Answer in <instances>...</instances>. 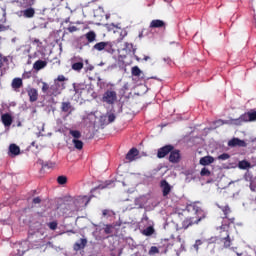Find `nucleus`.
<instances>
[{
  "instance_id": "1",
  "label": "nucleus",
  "mask_w": 256,
  "mask_h": 256,
  "mask_svg": "<svg viewBox=\"0 0 256 256\" xmlns=\"http://www.w3.org/2000/svg\"><path fill=\"white\" fill-rule=\"evenodd\" d=\"M65 81H68V79L63 75H59L57 79L54 80V84L50 86V93L54 95V97L61 95L65 89Z\"/></svg>"
},
{
  "instance_id": "2",
  "label": "nucleus",
  "mask_w": 256,
  "mask_h": 256,
  "mask_svg": "<svg viewBox=\"0 0 256 256\" xmlns=\"http://www.w3.org/2000/svg\"><path fill=\"white\" fill-rule=\"evenodd\" d=\"M253 121H256V111L247 112L245 114H242L239 118L235 119L236 126Z\"/></svg>"
},
{
  "instance_id": "3",
  "label": "nucleus",
  "mask_w": 256,
  "mask_h": 256,
  "mask_svg": "<svg viewBox=\"0 0 256 256\" xmlns=\"http://www.w3.org/2000/svg\"><path fill=\"white\" fill-rule=\"evenodd\" d=\"M117 101V92L115 90H107L102 96V102L107 105H115Z\"/></svg>"
},
{
  "instance_id": "4",
  "label": "nucleus",
  "mask_w": 256,
  "mask_h": 256,
  "mask_svg": "<svg viewBox=\"0 0 256 256\" xmlns=\"http://www.w3.org/2000/svg\"><path fill=\"white\" fill-rule=\"evenodd\" d=\"M91 201V197L88 196H77L74 199V205L75 207L79 209H84V207H87L89 205V202Z\"/></svg>"
},
{
  "instance_id": "5",
  "label": "nucleus",
  "mask_w": 256,
  "mask_h": 256,
  "mask_svg": "<svg viewBox=\"0 0 256 256\" xmlns=\"http://www.w3.org/2000/svg\"><path fill=\"white\" fill-rule=\"evenodd\" d=\"M18 17H25V19H33L35 17V8L29 6L26 9L17 12Z\"/></svg>"
},
{
  "instance_id": "6",
  "label": "nucleus",
  "mask_w": 256,
  "mask_h": 256,
  "mask_svg": "<svg viewBox=\"0 0 256 256\" xmlns=\"http://www.w3.org/2000/svg\"><path fill=\"white\" fill-rule=\"evenodd\" d=\"M72 69L73 71H81L83 69V58L74 57L72 58Z\"/></svg>"
},
{
  "instance_id": "7",
  "label": "nucleus",
  "mask_w": 256,
  "mask_h": 256,
  "mask_svg": "<svg viewBox=\"0 0 256 256\" xmlns=\"http://www.w3.org/2000/svg\"><path fill=\"white\" fill-rule=\"evenodd\" d=\"M228 147H247V142L239 138H233L228 142Z\"/></svg>"
},
{
  "instance_id": "8",
  "label": "nucleus",
  "mask_w": 256,
  "mask_h": 256,
  "mask_svg": "<svg viewBox=\"0 0 256 256\" xmlns=\"http://www.w3.org/2000/svg\"><path fill=\"white\" fill-rule=\"evenodd\" d=\"M220 241L223 243L226 249L231 247V237L229 236V232L223 231L220 236Z\"/></svg>"
},
{
  "instance_id": "9",
  "label": "nucleus",
  "mask_w": 256,
  "mask_h": 256,
  "mask_svg": "<svg viewBox=\"0 0 256 256\" xmlns=\"http://www.w3.org/2000/svg\"><path fill=\"white\" fill-rule=\"evenodd\" d=\"M171 151H173V146L171 145L164 146L158 150L157 157L159 159H163V157H165L166 155H169Z\"/></svg>"
},
{
  "instance_id": "10",
  "label": "nucleus",
  "mask_w": 256,
  "mask_h": 256,
  "mask_svg": "<svg viewBox=\"0 0 256 256\" xmlns=\"http://www.w3.org/2000/svg\"><path fill=\"white\" fill-rule=\"evenodd\" d=\"M222 125H237V122H235V119L230 118L228 120H216L214 121V128L217 129V127H221Z\"/></svg>"
},
{
  "instance_id": "11",
  "label": "nucleus",
  "mask_w": 256,
  "mask_h": 256,
  "mask_svg": "<svg viewBox=\"0 0 256 256\" xmlns=\"http://www.w3.org/2000/svg\"><path fill=\"white\" fill-rule=\"evenodd\" d=\"M21 154V148L17 146V144H10L8 149L9 157H17V155Z\"/></svg>"
},
{
  "instance_id": "12",
  "label": "nucleus",
  "mask_w": 256,
  "mask_h": 256,
  "mask_svg": "<svg viewBox=\"0 0 256 256\" xmlns=\"http://www.w3.org/2000/svg\"><path fill=\"white\" fill-rule=\"evenodd\" d=\"M160 187L162 189L163 197H167V195L171 193V185L169 182H167V180H162L160 182Z\"/></svg>"
},
{
  "instance_id": "13",
  "label": "nucleus",
  "mask_w": 256,
  "mask_h": 256,
  "mask_svg": "<svg viewBox=\"0 0 256 256\" xmlns=\"http://www.w3.org/2000/svg\"><path fill=\"white\" fill-rule=\"evenodd\" d=\"M1 121L5 127H11V125L13 123V117L9 113L2 114Z\"/></svg>"
},
{
  "instance_id": "14",
  "label": "nucleus",
  "mask_w": 256,
  "mask_h": 256,
  "mask_svg": "<svg viewBox=\"0 0 256 256\" xmlns=\"http://www.w3.org/2000/svg\"><path fill=\"white\" fill-rule=\"evenodd\" d=\"M137 155H139V150H137V148H132L126 154V160L131 163V161H135V159H137Z\"/></svg>"
},
{
  "instance_id": "15",
  "label": "nucleus",
  "mask_w": 256,
  "mask_h": 256,
  "mask_svg": "<svg viewBox=\"0 0 256 256\" xmlns=\"http://www.w3.org/2000/svg\"><path fill=\"white\" fill-rule=\"evenodd\" d=\"M28 97H29V101L31 103H35V101H37V99H39V93L37 92V89L35 88H30L28 91Z\"/></svg>"
},
{
  "instance_id": "16",
  "label": "nucleus",
  "mask_w": 256,
  "mask_h": 256,
  "mask_svg": "<svg viewBox=\"0 0 256 256\" xmlns=\"http://www.w3.org/2000/svg\"><path fill=\"white\" fill-rule=\"evenodd\" d=\"M61 111L62 113H68V115H71V113H73L74 111V108L71 105V102H62Z\"/></svg>"
},
{
  "instance_id": "17",
  "label": "nucleus",
  "mask_w": 256,
  "mask_h": 256,
  "mask_svg": "<svg viewBox=\"0 0 256 256\" xmlns=\"http://www.w3.org/2000/svg\"><path fill=\"white\" fill-rule=\"evenodd\" d=\"M187 211H189L190 213H195V215H201L203 213L201 207L197 206L196 203L189 204L187 206Z\"/></svg>"
},
{
  "instance_id": "18",
  "label": "nucleus",
  "mask_w": 256,
  "mask_h": 256,
  "mask_svg": "<svg viewBox=\"0 0 256 256\" xmlns=\"http://www.w3.org/2000/svg\"><path fill=\"white\" fill-rule=\"evenodd\" d=\"M87 246V239L81 238L74 244V251H81V249H85Z\"/></svg>"
},
{
  "instance_id": "19",
  "label": "nucleus",
  "mask_w": 256,
  "mask_h": 256,
  "mask_svg": "<svg viewBox=\"0 0 256 256\" xmlns=\"http://www.w3.org/2000/svg\"><path fill=\"white\" fill-rule=\"evenodd\" d=\"M199 163L200 165L207 167V165H211L212 163H215V158H213V156H204L200 158Z\"/></svg>"
},
{
  "instance_id": "20",
  "label": "nucleus",
  "mask_w": 256,
  "mask_h": 256,
  "mask_svg": "<svg viewBox=\"0 0 256 256\" xmlns=\"http://www.w3.org/2000/svg\"><path fill=\"white\" fill-rule=\"evenodd\" d=\"M181 155L179 154V150L172 151L169 156V161L171 163H179V159Z\"/></svg>"
},
{
  "instance_id": "21",
  "label": "nucleus",
  "mask_w": 256,
  "mask_h": 256,
  "mask_svg": "<svg viewBox=\"0 0 256 256\" xmlns=\"http://www.w3.org/2000/svg\"><path fill=\"white\" fill-rule=\"evenodd\" d=\"M45 67H47V62L43 60H38L33 64L35 71H41V69H45Z\"/></svg>"
},
{
  "instance_id": "22",
  "label": "nucleus",
  "mask_w": 256,
  "mask_h": 256,
  "mask_svg": "<svg viewBox=\"0 0 256 256\" xmlns=\"http://www.w3.org/2000/svg\"><path fill=\"white\" fill-rule=\"evenodd\" d=\"M150 27L152 29H159L161 27H165V22H163V20H152L150 23Z\"/></svg>"
},
{
  "instance_id": "23",
  "label": "nucleus",
  "mask_w": 256,
  "mask_h": 256,
  "mask_svg": "<svg viewBox=\"0 0 256 256\" xmlns=\"http://www.w3.org/2000/svg\"><path fill=\"white\" fill-rule=\"evenodd\" d=\"M85 38L87 39L88 43H95L97 41V34L94 31H90L85 34Z\"/></svg>"
},
{
  "instance_id": "24",
  "label": "nucleus",
  "mask_w": 256,
  "mask_h": 256,
  "mask_svg": "<svg viewBox=\"0 0 256 256\" xmlns=\"http://www.w3.org/2000/svg\"><path fill=\"white\" fill-rule=\"evenodd\" d=\"M20 3V6L23 8L33 7L35 5V0H17Z\"/></svg>"
},
{
  "instance_id": "25",
  "label": "nucleus",
  "mask_w": 256,
  "mask_h": 256,
  "mask_svg": "<svg viewBox=\"0 0 256 256\" xmlns=\"http://www.w3.org/2000/svg\"><path fill=\"white\" fill-rule=\"evenodd\" d=\"M145 203H147V200L145 199V196H140L139 198L135 199V205L139 209H143Z\"/></svg>"
},
{
  "instance_id": "26",
  "label": "nucleus",
  "mask_w": 256,
  "mask_h": 256,
  "mask_svg": "<svg viewBox=\"0 0 256 256\" xmlns=\"http://www.w3.org/2000/svg\"><path fill=\"white\" fill-rule=\"evenodd\" d=\"M23 86V80L21 78H15L12 81V87L13 89H21Z\"/></svg>"
},
{
  "instance_id": "27",
  "label": "nucleus",
  "mask_w": 256,
  "mask_h": 256,
  "mask_svg": "<svg viewBox=\"0 0 256 256\" xmlns=\"http://www.w3.org/2000/svg\"><path fill=\"white\" fill-rule=\"evenodd\" d=\"M104 51L107 53L113 54L115 53V49H113V42H105L104 43Z\"/></svg>"
},
{
  "instance_id": "28",
  "label": "nucleus",
  "mask_w": 256,
  "mask_h": 256,
  "mask_svg": "<svg viewBox=\"0 0 256 256\" xmlns=\"http://www.w3.org/2000/svg\"><path fill=\"white\" fill-rule=\"evenodd\" d=\"M238 167L242 170L251 169V163H249V161L247 160H242V161H239Z\"/></svg>"
},
{
  "instance_id": "29",
  "label": "nucleus",
  "mask_w": 256,
  "mask_h": 256,
  "mask_svg": "<svg viewBox=\"0 0 256 256\" xmlns=\"http://www.w3.org/2000/svg\"><path fill=\"white\" fill-rule=\"evenodd\" d=\"M72 143L75 147V149H78V151H81V149H83V141L81 140H77V139H72Z\"/></svg>"
},
{
  "instance_id": "30",
  "label": "nucleus",
  "mask_w": 256,
  "mask_h": 256,
  "mask_svg": "<svg viewBox=\"0 0 256 256\" xmlns=\"http://www.w3.org/2000/svg\"><path fill=\"white\" fill-rule=\"evenodd\" d=\"M131 73L134 77H141V74L143 73V71H141V69L138 68V66H134L131 69Z\"/></svg>"
},
{
  "instance_id": "31",
  "label": "nucleus",
  "mask_w": 256,
  "mask_h": 256,
  "mask_svg": "<svg viewBox=\"0 0 256 256\" xmlns=\"http://www.w3.org/2000/svg\"><path fill=\"white\" fill-rule=\"evenodd\" d=\"M93 49H94L95 51H105V42L96 43V44L93 46Z\"/></svg>"
},
{
  "instance_id": "32",
  "label": "nucleus",
  "mask_w": 256,
  "mask_h": 256,
  "mask_svg": "<svg viewBox=\"0 0 256 256\" xmlns=\"http://www.w3.org/2000/svg\"><path fill=\"white\" fill-rule=\"evenodd\" d=\"M69 134L73 137V139H81V132H79V130H70Z\"/></svg>"
},
{
  "instance_id": "33",
  "label": "nucleus",
  "mask_w": 256,
  "mask_h": 256,
  "mask_svg": "<svg viewBox=\"0 0 256 256\" xmlns=\"http://www.w3.org/2000/svg\"><path fill=\"white\" fill-rule=\"evenodd\" d=\"M153 233H155V229H153V226H149L143 230V235H146V237L153 235Z\"/></svg>"
},
{
  "instance_id": "34",
  "label": "nucleus",
  "mask_w": 256,
  "mask_h": 256,
  "mask_svg": "<svg viewBox=\"0 0 256 256\" xmlns=\"http://www.w3.org/2000/svg\"><path fill=\"white\" fill-rule=\"evenodd\" d=\"M219 209H221V211H223L225 217H227V215H229V213H231V208H229V205H225V206H219Z\"/></svg>"
},
{
  "instance_id": "35",
  "label": "nucleus",
  "mask_w": 256,
  "mask_h": 256,
  "mask_svg": "<svg viewBox=\"0 0 256 256\" xmlns=\"http://www.w3.org/2000/svg\"><path fill=\"white\" fill-rule=\"evenodd\" d=\"M230 158H231V155H229L228 153H223L217 157L219 161H227V159H230Z\"/></svg>"
},
{
  "instance_id": "36",
  "label": "nucleus",
  "mask_w": 256,
  "mask_h": 256,
  "mask_svg": "<svg viewBox=\"0 0 256 256\" xmlns=\"http://www.w3.org/2000/svg\"><path fill=\"white\" fill-rule=\"evenodd\" d=\"M40 163L42 165V169H52V167L55 166V164H53L51 162L50 163H45V162L40 160Z\"/></svg>"
},
{
  "instance_id": "37",
  "label": "nucleus",
  "mask_w": 256,
  "mask_h": 256,
  "mask_svg": "<svg viewBox=\"0 0 256 256\" xmlns=\"http://www.w3.org/2000/svg\"><path fill=\"white\" fill-rule=\"evenodd\" d=\"M201 177H209L211 175V171L207 168H203L200 172Z\"/></svg>"
},
{
  "instance_id": "38",
  "label": "nucleus",
  "mask_w": 256,
  "mask_h": 256,
  "mask_svg": "<svg viewBox=\"0 0 256 256\" xmlns=\"http://www.w3.org/2000/svg\"><path fill=\"white\" fill-rule=\"evenodd\" d=\"M57 183H58L59 185H65V183H67V178H66V176H59V177L57 178Z\"/></svg>"
},
{
  "instance_id": "39",
  "label": "nucleus",
  "mask_w": 256,
  "mask_h": 256,
  "mask_svg": "<svg viewBox=\"0 0 256 256\" xmlns=\"http://www.w3.org/2000/svg\"><path fill=\"white\" fill-rule=\"evenodd\" d=\"M201 245H203V241L196 240L192 247L195 249V251H199V247H201Z\"/></svg>"
},
{
  "instance_id": "40",
  "label": "nucleus",
  "mask_w": 256,
  "mask_h": 256,
  "mask_svg": "<svg viewBox=\"0 0 256 256\" xmlns=\"http://www.w3.org/2000/svg\"><path fill=\"white\" fill-rule=\"evenodd\" d=\"M104 233H106V235H111V233H113V226L106 225L104 228Z\"/></svg>"
},
{
  "instance_id": "41",
  "label": "nucleus",
  "mask_w": 256,
  "mask_h": 256,
  "mask_svg": "<svg viewBox=\"0 0 256 256\" xmlns=\"http://www.w3.org/2000/svg\"><path fill=\"white\" fill-rule=\"evenodd\" d=\"M102 215H103V217H113V215H115V213H113V211H111V210H103Z\"/></svg>"
},
{
  "instance_id": "42",
  "label": "nucleus",
  "mask_w": 256,
  "mask_h": 256,
  "mask_svg": "<svg viewBox=\"0 0 256 256\" xmlns=\"http://www.w3.org/2000/svg\"><path fill=\"white\" fill-rule=\"evenodd\" d=\"M159 253V248H157L156 246H152L149 250V255H155Z\"/></svg>"
},
{
  "instance_id": "43",
  "label": "nucleus",
  "mask_w": 256,
  "mask_h": 256,
  "mask_svg": "<svg viewBox=\"0 0 256 256\" xmlns=\"http://www.w3.org/2000/svg\"><path fill=\"white\" fill-rule=\"evenodd\" d=\"M107 117H108V122L109 123H113L115 121V119H116V116L113 113H108Z\"/></svg>"
},
{
  "instance_id": "44",
  "label": "nucleus",
  "mask_w": 256,
  "mask_h": 256,
  "mask_svg": "<svg viewBox=\"0 0 256 256\" xmlns=\"http://www.w3.org/2000/svg\"><path fill=\"white\" fill-rule=\"evenodd\" d=\"M49 84H47V82H43L42 83V93H47V91H49Z\"/></svg>"
},
{
  "instance_id": "45",
  "label": "nucleus",
  "mask_w": 256,
  "mask_h": 256,
  "mask_svg": "<svg viewBox=\"0 0 256 256\" xmlns=\"http://www.w3.org/2000/svg\"><path fill=\"white\" fill-rule=\"evenodd\" d=\"M48 227L52 230L55 231V229H57V222H50L48 224Z\"/></svg>"
},
{
  "instance_id": "46",
  "label": "nucleus",
  "mask_w": 256,
  "mask_h": 256,
  "mask_svg": "<svg viewBox=\"0 0 256 256\" xmlns=\"http://www.w3.org/2000/svg\"><path fill=\"white\" fill-rule=\"evenodd\" d=\"M7 61V57L0 54V67H3V63Z\"/></svg>"
},
{
  "instance_id": "47",
  "label": "nucleus",
  "mask_w": 256,
  "mask_h": 256,
  "mask_svg": "<svg viewBox=\"0 0 256 256\" xmlns=\"http://www.w3.org/2000/svg\"><path fill=\"white\" fill-rule=\"evenodd\" d=\"M68 31L70 33H75V31H77V26H70V27H68Z\"/></svg>"
},
{
  "instance_id": "48",
  "label": "nucleus",
  "mask_w": 256,
  "mask_h": 256,
  "mask_svg": "<svg viewBox=\"0 0 256 256\" xmlns=\"http://www.w3.org/2000/svg\"><path fill=\"white\" fill-rule=\"evenodd\" d=\"M33 203H35V205L41 203V198H39V197L34 198Z\"/></svg>"
},
{
  "instance_id": "49",
  "label": "nucleus",
  "mask_w": 256,
  "mask_h": 256,
  "mask_svg": "<svg viewBox=\"0 0 256 256\" xmlns=\"http://www.w3.org/2000/svg\"><path fill=\"white\" fill-rule=\"evenodd\" d=\"M95 189H107V185H103V184H100L97 188ZM94 189V190H95Z\"/></svg>"
},
{
  "instance_id": "50",
  "label": "nucleus",
  "mask_w": 256,
  "mask_h": 256,
  "mask_svg": "<svg viewBox=\"0 0 256 256\" xmlns=\"http://www.w3.org/2000/svg\"><path fill=\"white\" fill-rule=\"evenodd\" d=\"M46 247H53V243L48 242V243L46 244Z\"/></svg>"
},
{
  "instance_id": "51",
  "label": "nucleus",
  "mask_w": 256,
  "mask_h": 256,
  "mask_svg": "<svg viewBox=\"0 0 256 256\" xmlns=\"http://www.w3.org/2000/svg\"><path fill=\"white\" fill-rule=\"evenodd\" d=\"M149 59H151L149 56L144 57V61H149Z\"/></svg>"
},
{
  "instance_id": "52",
  "label": "nucleus",
  "mask_w": 256,
  "mask_h": 256,
  "mask_svg": "<svg viewBox=\"0 0 256 256\" xmlns=\"http://www.w3.org/2000/svg\"><path fill=\"white\" fill-rule=\"evenodd\" d=\"M250 189H251V191H255V186L251 185Z\"/></svg>"
},
{
  "instance_id": "53",
  "label": "nucleus",
  "mask_w": 256,
  "mask_h": 256,
  "mask_svg": "<svg viewBox=\"0 0 256 256\" xmlns=\"http://www.w3.org/2000/svg\"><path fill=\"white\" fill-rule=\"evenodd\" d=\"M93 69H94L93 66H89V67H88V70H89V71H93Z\"/></svg>"
},
{
  "instance_id": "54",
  "label": "nucleus",
  "mask_w": 256,
  "mask_h": 256,
  "mask_svg": "<svg viewBox=\"0 0 256 256\" xmlns=\"http://www.w3.org/2000/svg\"><path fill=\"white\" fill-rule=\"evenodd\" d=\"M35 113H37V109H32V114H35Z\"/></svg>"
},
{
  "instance_id": "55",
  "label": "nucleus",
  "mask_w": 256,
  "mask_h": 256,
  "mask_svg": "<svg viewBox=\"0 0 256 256\" xmlns=\"http://www.w3.org/2000/svg\"><path fill=\"white\" fill-rule=\"evenodd\" d=\"M138 37H139V39H142L143 38V33H140Z\"/></svg>"
},
{
  "instance_id": "56",
  "label": "nucleus",
  "mask_w": 256,
  "mask_h": 256,
  "mask_svg": "<svg viewBox=\"0 0 256 256\" xmlns=\"http://www.w3.org/2000/svg\"><path fill=\"white\" fill-rule=\"evenodd\" d=\"M97 79H98V83H101V81H103V80L101 79V77H98Z\"/></svg>"
},
{
  "instance_id": "57",
  "label": "nucleus",
  "mask_w": 256,
  "mask_h": 256,
  "mask_svg": "<svg viewBox=\"0 0 256 256\" xmlns=\"http://www.w3.org/2000/svg\"><path fill=\"white\" fill-rule=\"evenodd\" d=\"M74 89H75L76 93H79V88L74 87Z\"/></svg>"
},
{
  "instance_id": "58",
  "label": "nucleus",
  "mask_w": 256,
  "mask_h": 256,
  "mask_svg": "<svg viewBox=\"0 0 256 256\" xmlns=\"http://www.w3.org/2000/svg\"><path fill=\"white\" fill-rule=\"evenodd\" d=\"M103 65H105V63L101 62V63L99 64V67H103Z\"/></svg>"
},
{
  "instance_id": "59",
  "label": "nucleus",
  "mask_w": 256,
  "mask_h": 256,
  "mask_svg": "<svg viewBox=\"0 0 256 256\" xmlns=\"http://www.w3.org/2000/svg\"><path fill=\"white\" fill-rule=\"evenodd\" d=\"M233 183H235V181H231V182H229V185H233Z\"/></svg>"
},
{
  "instance_id": "60",
  "label": "nucleus",
  "mask_w": 256,
  "mask_h": 256,
  "mask_svg": "<svg viewBox=\"0 0 256 256\" xmlns=\"http://www.w3.org/2000/svg\"><path fill=\"white\" fill-rule=\"evenodd\" d=\"M199 221H201V217L196 221V223H199Z\"/></svg>"
},
{
  "instance_id": "61",
  "label": "nucleus",
  "mask_w": 256,
  "mask_h": 256,
  "mask_svg": "<svg viewBox=\"0 0 256 256\" xmlns=\"http://www.w3.org/2000/svg\"><path fill=\"white\" fill-rule=\"evenodd\" d=\"M227 226H221V229H225Z\"/></svg>"
},
{
  "instance_id": "62",
  "label": "nucleus",
  "mask_w": 256,
  "mask_h": 256,
  "mask_svg": "<svg viewBox=\"0 0 256 256\" xmlns=\"http://www.w3.org/2000/svg\"><path fill=\"white\" fill-rule=\"evenodd\" d=\"M32 147H35V142H32Z\"/></svg>"
},
{
  "instance_id": "63",
  "label": "nucleus",
  "mask_w": 256,
  "mask_h": 256,
  "mask_svg": "<svg viewBox=\"0 0 256 256\" xmlns=\"http://www.w3.org/2000/svg\"><path fill=\"white\" fill-rule=\"evenodd\" d=\"M12 43H15V38L12 39Z\"/></svg>"
},
{
  "instance_id": "64",
  "label": "nucleus",
  "mask_w": 256,
  "mask_h": 256,
  "mask_svg": "<svg viewBox=\"0 0 256 256\" xmlns=\"http://www.w3.org/2000/svg\"><path fill=\"white\" fill-rule=\"evenodd\" d=\"M106 19H109V15H106Z\"/></svg>"
}]
</instances>
